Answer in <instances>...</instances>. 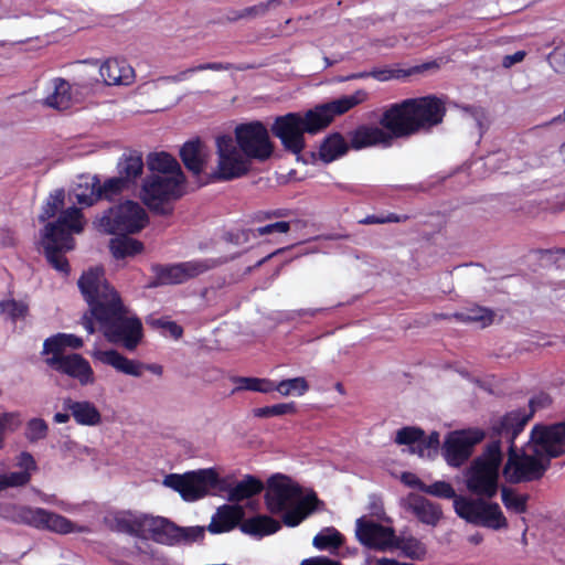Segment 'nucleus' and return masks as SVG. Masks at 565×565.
<instances>
[{
  "label": "nucleus",
  "instance_id": "obj_1",
  "mask_svg": "<svg viewBox=\"0 0 565 565\" xmlns=\"http://www.w3.org/2000/svg\"><path fill=\"white\" fill-rule=\"evenodd\" d=\"M78 288L88 303L82 318L84 329L93 334L97 329L113 344L135 351L143 338V327L139 317L128 315L120 295L104 277L100 267L89 268L78 279Z\"/></svg>",
  "mask_w": 565,
  "mask_h": 565
},
{
  "label": "nucleus",
  "instance_id": "obj_2",
  "mask_svg": "<svg viewBox=\"0 0 565 565\" xmlns=\"http://www.w3.org/2000/svg\"><path fill=\"white\" fill-rule=\"evenodd\" d=\"M367 99L369 93L365 89H358L351 95L316 105L303 114L287 113L275 118L270 131L280 140L287 152L299 156L306 148L305 134H319L329 127L337 116L347 114Z\"/></svg>",
  "mask_w": 565,
  "mask_h": 565
},
{
  "label": "nucleus",
  "instance_id": "obj_3",
  "mask_svg": "<svg viewBox=\"0 0 565 565\" xmlns=\"http://www.w3.org/2000/svg\"><path fill=\"white\" fill-rule=\"evenodd\" d=\"M447 108L436 95L406 98L391 104L380 117V126L390 128L405 139L419 132H429L444 121Z\"/></svg>",
  "mask_w": 565,
  "mask_h": 565
},
{
  "label": "nucleus",
  "instance_id": "obj_4",
  "mask_svg": "<svg viewBox=\"0 0 565 565\" xmlns=\"http://www.w3.org/2000/svg\"><path fill=\"white\" fill-rule=\"evenodd\" d=\"M264 502L269 513L281 514V522L288 527L298 526L324 505L315 490L310 489L303 495L302 487L282 473H275L268 478Z\"/></svg>",
  "mask_w": 565,
  "mask_h": 565
},
{
  "label": "nucleus",
  "instance_id": "obj_5",
  "mask_svg": "<svg viewBox=\"0 0 565 565\" xmlns=\"http://www.w3.org/2000/svg\"><path fill=\"white\" fill-rule=\"evenodd\" d=\"M85 216L79 207L70 206L60 212L57 218L47 222L40 231V245L47 263L67 276L71 266L65 253L75 248V234L85 228Z\"/></svg>",
  "mask_w": 565,
  "mask_h": 565
},
{
  "label": "nucleus",
  "instance_id": "obj_6",
  "mask_svg": "<svg viewBox=\"0 0 565 565\" xmlns=\"http://www.w3.org/2000/svg\"><path fill=\"white\" fill-rule=\"evenodd\" d=\"M503 460L500 441L493 440L486 445L483 451L476 457L467 472V489L478 497L492 499L499 489V470Z\"/></svg>",
  "mask_w": 565,
  "mask_h": 565
},
{
  "label": "nucleus",
  "instance_id": "obj_7",
  "mask_svg": "<svg viewBox=\"0 0 565 565\" xmlns=\"http://www.w3.org/2000/svg\"><path fill=\"white\" fill-rule=\"evenodd\" d=\"M184 182L183 172L175 175L151 173L142 182L140 198L152 213L169 216L173 213L172 202L183 195Z\"/></svg>",
  "mask_w": 565,
  "mask_h": 565
},
{
  "label": "nucleus",
  "instance_id": "obj_8",
  "mask_svg": "<svg viewBox=\"0 0 565 565\" xmlns=\"http://www.w3.org/2000/svg\"><path fill=\"white\" fill-rule=\"evenodd\" d=\"M0 516L14 524H23L57 534H68L75 529L70 519L43 508L3 503L0 504Z\"/></svg>",
  "mask_w": 565,
  "mask_h": 565
},
{
  "label": "nucleus",
  "instance_id": "obj_9",
  "mask_svg": "<svg viewBox=\"0 0 565 565\" xmlns=\"http://www.w3.org/2000/svg\"><path fill=\"white\" fill-rule=\"evenodd\" d=\"M148 224L145 209L137 202L127 200L103 212L94 221L95 228L104 234H136Z\"/></svg>",
  "mask_w": 565,
  "mask_h": 565
},
{
  "label": "nucleus",
  "instance_id": "obj_10",
  "mask_svg": "<svg viewBox=\"0 0 565 565\" xmlns=\"http://www.w3.org/2000/svg\"><path fill=\"white\" fill-rule=\"evenodd\" d=\"M454 509L457 515L468 523L493 530L508 527L507 518L495 502H487L480 497L472 499L463 495L456 497Z\"/></svg>",
  "mask_w": 565,
  "mask_h": 565
},
{
  "label": "nucleus",
  "instance_id": "obj_11",
  "mask_svg": "<svg viewBox=\"0 0 565 565\" xmlns=\"http://www.w3.org/2000/svg\"><path fill=\"white\" fill-rule=\"evenodd\" d=\"M544 457L519 452L516 446L508 448V459L503 467V477L509 483L536 481L543 478L550 468V461Z\"/></svg>",
  "mask_w": 565,
  "mask_h": 565
},
{
  "label": "nucleus",
  "instance_id": "obj_12",
  "mask_svg": "<svg viewBox=\"0 0 565 565\" xmlns=\"http://www.w3.org/2000/svg\"><path fill=\"white\" fill-rule=\"evenodd\" d=\"M237 147L247 159L266 161L274 152L267 127L259 120L239 124L234 130Z\"/></svg>",
  "mask_w": 565,
  "mask_h": 565
},
{
  "label": "nucleus",
  "instance_id": "obj_13",
  "mask_svg": "<svg viewBox=\"0 0 565 565\" xmlns=\"http://www.w3.org/2000/svg\"><path fill=\"white\" fill-rule=\"evenodd\" d=\"M43 362L51 371L76 381L81 386L95 383V373L89 361L79 353L43 356Z\"/></svg>",
  "mask_w": 565,
  "mask_h": 565
},
{
  "label": "nucleus",
  "instance_id": "obj_14",
  "mask_svg": "<svg viewBox=\"0 0 565 565\" xmlns=\"http://www.w3.org/2000/svg\"><path fill=\"white\" fill-rule=\"evenodd\" d=\"M531 441L534 444V452L551 459L565 455V422L553 424H537L532 428Z\"/></svg>",
  "mask_w": 565,
  "mask_h": 565
},
{
  "label": "nucleus",
  "instance_id": "obj_15",
  "mask_svg": "<svg viewBox=\"0 0 565 565\" xmlns=\"http://www.w3.org/2000/svg\"><path fill=\"white\" fill-rule=\"evenodd\" d=\"M214 259H194L173 265H154L152 271L159 284L178 285L195 278L217 266Z\"/></svg>",
  "mask_w": 565,
  "mask_h": 565
},
{
  "label": "nucleus",
  "instance_id": "obj_16",
  "mask_svg": "<svg viewBox=\"0 0 565 565\" xmlns=\"http://www.w3.org/2000/svg\"><path fill=\"white\" fill-rule=\"evenodd\" d=\"M531 419L525 409H514L491 420L489 436L493 440H505L510 446H516L515 439L524 430Z\"/></svg>",
  "mask_w": 565,
  "mask_h": 565
},
{
  "label": "nucleus",
  "instance_id": "obj_17",
  "mask_svg": "<svg viewBox=\"0 0 565 565\" xmlns=\"http://www.w3.org/2000/svg\"><path fill=\"white\" fill-rule=\"evenodd\" d=\"M63 412H57L53 416L55 424H65L71 417L81 426H97L102 423V414L93 402L75 401L72 397H65L62 402Z\"/></svg>",
  "mask_w": 565,
  "mask_h": 565
},
{
  "label": "nucleus",
  "instance_id": "obj_18",
  "mask_svg": "<svg viewBox=\"0 0 565 565\" xmlns=\"http://www.w3.org/2000/svg\"><path fill=\"white\" fill-rule=\"evenodd\" d=\"M395 535L393 527L363 519L356 521V537L361 544L369 548L379 551L391 550L393 548Z\"/></svg>",
  "mask_w": 565,
  "mask_h": 565
},
{
  "label": "nucleus",
  "instance_id": "obj_19",
  "mask_svg": "<svg viewBox=\"0 0 565 565\" xmlns=\"http://www.w3.org/2000/svg\"><path fill=\"white\" fill-rule=\"evenodd\" d=\"M221 479L218 473L210 469H200L185 473L183 500L193 502L204 498L210 490L220 487Z\"/></svg>",
  "mask_w": 565,
  "mask_h": 565
},
{
  "label": "nucleus",
  "instance_id": "obj_20",
  "mask_svg": "<svg viewBox=\"0 0 565 565\" xmlns=\"http://www.w3.org/2000/svg\"><path fill=\"white\" fill-rule=\"evenodd\" d=\"M395 139L399 138L390 128L361 125L351 132L350 146L355 150L374 146L388 148L393 146Z\"/></svg>",
  "mask_w": 565,
  "mask_h": 565
},
{
  "label": "nucleus",
  "instance_id": "obj_21",
  "mask_svg": "<svg viewBox=\"0 0 565 565\" xmlns=\"http://www.w3.org/2000/svg\"><path fill=\"white\" fill-rule=\"evenodd\" d=\"M94 358L103 364L113 366L116 371L126 375L139 377L142 375V370L147 369L154 374H162V366L157 364L145 365L143 363L130 360L127 356L119 353L117 350L110 349L105 351H96Z\"/></svg>",
  "mask_w": 565,
  "mask_h": 565
},
{
  "label": "nucleus",
  "instance_id": "obj_22",
  "mask_svg": "<svg viewBox=\"0 0 565 565\" xmlns=\"http://www.w3.org/2000/svg\"><path fill=\"white\" fill-rule=\"evenodd\" d=\"M249 169V160L243 158L239 152L233 156H223L218 158L216 171L210 174L207 180L202 182L201 185L214 181H230L244 177L248 173Z\"/></svg>",
  "mask_w": 565,
  "mask_h": 565
},
{
  "label": "nucleus",
  "instance_id": "obj_23",
  "mask_svg": "<svg viewBox=\"0 0 565 565\" xmlns=\"http://www.w3.org/2000/svg\"><path fill=\"white\" fill-rule=\"evenodd\" d=\"M147 526V537L162 545H177L179 525L163 516L149 515Z\"/></svg>",
  "mask_w": 565,
  "mask_h": 565
},
{
  "label": "nucleus",
  "instance_id": "obj_24",
  "mask_svg": "<svg viewBox=\"0 0 565 565\" xmlns=\"http://www.w3.org/2000/svg\"><path fill=\"white\" fill-rule=\"evenodd\" d=\"M243 518L244 510L241 505L224 504L212 516L207 530L213 534L230 532L241 523Z\"/></svg>",
  "mask_w": 565,
  "mask_h": 565
},
{
  "label": "nucleus",
  "instance_id": "obj_25",
  "mask_svg": "<svg viewBox=\"0 0 565 565\" xmlns=\"http://www.w3.org/2000/svg\"><path fill=\"white\" fill-rule=\"evenodd\" d=\"M350 147L340 132H332L323 138L318 152H310V157L312 161L319 159L323 163H331L347 154Z\"/></svg>",
  "mask_w": 565,
  "mask_h": 565
},
{
  "label": "nucleus",
  "instance_id": "obj_26",
  "mask_svg": "<svg viewBox=\"0 0 565 565\" xmlns=\"http://www.w3.org/2000/svg\"><path fill=\"white\" fill-rule=\"evenodd\" d=\"M99 74L104 83L108 86L129 85L135 78L134 68L125 61L117 58L105 61L99 68Z\"/></svg>",
  "mask_w": 565,
  "mask_h": 565
},
{
  "label": "nucleus",
  "instance_id": "obj_27",
  "mask_svg": "<svg viewBox=\"0 0 565 565\" xmlns=\"http://www.w3.org/2000/svg\"><path fill=\"white\" fill-rule=\"evenodd\" d=\"M143 159L141 153L136 151L122 153L119 158L116 169L119 178L132 189L137 186L138 180L143 173Z\"/></svg>",
  "mask_w": 565,
  "mask_h": 565
},
{
  "label": "nucleus",
  "instance_id": "obj_28",
  "mask_svg": "<svg viewBox=\"0 0 565 565\" xmlns=\"http://www.w3.org/2000/svg\"><path fill=\"white\" fill-rule=\"evenodd\" d=\"M84 345L82 338L71 333H56L43 342L41 355H66V349L78 350Z\"/></svg>",
  "mask_w": 565,
  "mask_h": 565
},
{
  "label": "nucleus",
  "instance_id": "obj_29",
  "mask_svg": "<svg viewBox=\"0 0 565 565\" xmlns=\"http://www.w3.org/2000/svg\"><path fill=\"white\" fill-rule=\"evenodd\" d=\"M280 529L281 523L266 514L252 516L241 524L242 532L259 537L271 535Z\"/></svg>",
  "mask_w": 565,
  "mask_h": 565
},
{
  "label": "nucleus",
  "instance_id": "obj_30",
  "mask_svg": "<svg viewBox=\"0 0 565 565\" xmlns=\"http://www.w3.org/2000/svg\"><path fill=\"white\" fill-rule=\"evenodd\" d=\"M471 450L458 433L450 435L444 444L443 454L448 465L460 467L471 456Z\"/></svg>",
  "mask_w": 565,
  "mask_h": 565
},
{
  "label": "nucleus",
  "instance_id": "obj_31",
  "mask_svg": "<svg viewBox=\"0 0 565 565\" xmlns=\"http://www.w3.org/2000/svg\"><path fill=\"white\" fill-rule=\"evenodd\" d=\"M143 249V243L128 236V234H117L116 237L109 241V250L116 259L134 257L141 254Z\"/></svg>",
  "mask_w": 565,
  "mask_h": 565
},
{
  "label": "nucleus",
  "instance_id": "obj_32",
  "mask_svg": "<svg viewBox=\"0 0 565 565\" xmlns=\"http://www.w3.org/2000/svg\"><path fill=\"white\" fill-rule=\"evenodd\" d=\"M264 490V483L253 475H245L235 486L228 489V500L241 502L259 494Z\"/></svg>",
  "mask_w": 565,
  "mask_h": 565
},
{
  "label": "nucleus",
  "instance_id": "obj_33",
  "mask_svg": "<svg viewBox=\"0 0 565 565\" xmlns=\"http://www.w3.org/2000/svg\"><path fill=\"white\" fill-rule=\"evenodd\" d=\"M409 508L420 522L428 525H436L443 515L438 504L420 495L412 499Z\"/></svg>",
  "mask_w": 565,
  "mask_h": 565
},
{
  "label": "nucleus",
  "instance_id": "obj_34",
  "mask_svg": "<svg viewBox=\"0 0 565 565\" xmlns=\"http://www.w3.org/2000/svg\"><path fill=\"white\" fill-rule=\"evenodd\" d=\"M201 150L202 143L199 139L186 141L180 150V157L184 167L195 177H200L204 167Z\"/></svg>",
  "mask_w": 565,
  "mask_h": 565
},
{
  "label": "nucleus",
  "instance_id": "obj_35",
  "mask_svg": "<svg viewBox=\"0 0 565 565\" xmlns=\"http://www.w3.org/2000/svg\"><path fill=\"white\" fill-rule=\"evenodd\" d=\"M147 166L152 173L161 175H175L183 172L177 159L167 152L150 153Z\"/></svg>",
  "mask_w": 565,
  "mask_h": 565
},
{
  "label": "nucleus",
  "instance_id": "obj_36",
  "mask_svg": "<svg viewBox=\"0 0 565 565\" xmlns=\"http://www.w3.org/2000/svg\"><path fill=\"white\" fill-rule=\"evenodd\" d=\"M54 90L45 98V105L57 110H65L72 106L71 84L64 78L53 81Z\"/></svg>",
  "mask_w": 565,
  "mask_h": 565
},
{
  "label": "nucleus",
  "instance_id": "obj_37",
  "mask_svg": "<svg viewBox=\"0 0 565 565\" xmlns=\"http://www.w3.org/2000/svg\"><path fill=\"white\" fill-rule=\"evenodd\" d=\"M149 515L136 516L132 514L118 515L115 518V525L119 532L137 537L147 539V526Z\"/></svg>",
  "mask_w": 565,
  "mask_h": 565
},
{
  "label": "nucleus",
  "instance_id": "obj_38",
  "mask_svg": "<svg viewBox=\"0 0 565 565\" xmlns=\"http://www.w3.org/2000/svg\"><path fill=\"white\" fill-rule=\"evenodd\" d=\"M99 178L97 175L87 178L84 183H79L75 191V198L78 204L93 206L100 201Z\"/></svg>",
  "mask_w": 565,
  "mask_h": 565
},
{
  "label": "nucleus",
  "instance_id": "obj_39",
  "mask_svg": "<svg viewBox=\"0 0 565 565\" xmlns=\"http://www.w3.org/2000/svg\"><path fill=\"white\" fill-rule=\"evenodd\" d=\"M345 537L335 527H323L312 540V544L320 551H333L344 544Z\"/></svg>",
  "mask_w": 565,
  "mask_h": 565
},
{
  "label": "nucleus",
  "instance_id": "obj_40",
  "mask_svg": "<svg viewBox=\"0 0 565 565\" xmlns=\"http://www.w3.org/2000/svg\"><path fill=\"white\" fill-rule=\"evenodd\" d=\"M393 548L401 550L404 556L416 561L423 559L427 553L425 544L414 536L395 535Z\"/></svg>",
  "mask_w": 565,
  "mask_h": 565
},
{
  "label": "nucleus",
  "instance_id": "obj_41",
  "mask_svg": "<svg viewBox=\"0 0 565 565\" xmlns=\"http://www.w3.org/2000/svg\"><path fill=\"white\" fill-rule=\"evenodd\" d=\"M529 494H520L514 489L502 487L501 500L505 509L515 514H523L527 511Z\"/></svg>",
  "mask_w": 565,
  "mask_h": 565
},
{
  "label": "nucleus",
  "instance_id": "obj_42",
  "mask_svg": "<svg viewBox=\"0 0 565 565\" xmlns=\"http://www.w3.org/2000/svg\"><path fill=\"white\" fill-rule=\"evenodd\" d=\"M455 317L461 322L479 323L481 328H484L493 322L494 313L490 309L476 306L468 308L462 312H457Z\"/></svg>",
  "mask_w": 565,
  "mask_h": 565
},
{
  "label": "nucleus",
  "instance_id": "obj_43",
  "mask_svg": "<svg viewBox=\"0 0 565 565\" xmlns=\"http://www.w3.org/2000/svg\"><path fill=\"white\" fill-rule=\"evenodd\" d=\"M132 190L122 178L113 177L107 179L104 183L99 182L100 201L106 200L109 202L116 201L125 192Z\"/></svg>",
  "mask_w": 565,
  "mask_h": 565
},
{
  "label": "nucleus",
  "instance_id": "obj_44",
  "mask_svg": "<svg viewBox=\"0 0 565 565\" xmlns=\"http://www.w3.org/2000/svg\"><path fill=\"white\" fill-rule=\"evenodd\" d=\"M273 391H277L282 396H301L309 390V384L305 377H294L282 380L278 383L271 381Z\"/></svg>",
  "mask_w": 565,
  "mask_h": 565
},
{
  "label": "nucleus",
  "instance_id": "obj_45",
  "mask_svg": "<svg viewBox=\"0 0 565 565\" xmlns=\"http://www.w3.org/2000/svg\"><path fill=\"white\" fill-rule=\"evenodd\" d=\"M232 381L236 385L235 388L233 390V393H235L237 391H252V392H260V393L273 392V386H271L270 380L235 376L232 379Z\"/></svg>",
  "mask_w": 565,
  "mask_h": 565
},
{
  "label": "nucleus",
  "instance_id": "obj_46",
  "mask_svg": "<svg viewBox=\"0 0 565 565\" xmlns=\"http://www.w3.org/2000/svg\"><path fill=\"white\" fill-rule=\"evenodd\" d=\"M426 65L415 66L408 70L403 68H393L388 66L384 67H374L372 68V78L379 82H387L391 79H402L408 77L415 73L420 72L422 68H426Z\"/></svg>",
  "mask_w": 565,
  "mask_h": 565
},
{
  "label": "nucleus",
  "instance_id": "obj_47",
  "mask_svg": "<svg viewBox=\"0 0 565 565\" xmlns=\"http://www.w3.org/2000/svg\"><path fill=\"white\" fill-rule=\"evenodd\" d=\"M65 202V192L63 189L55 190L51 193L42 205L41 212L39 214L40 222H47L50 218L54 217L60 210L64 206Z\"/></svg>",
  "mask_w": 565,
  "mask_h": 565
},
{
  "label": "nucleus",
  "instance_id": "obj_48",
  "mask_svg": "<svg viewBox=\"0 0 565 565\" xmlns=\"http://www.w3.org/2000/svg\"><path fill=\"white\" fill-rule=\"evenodd\" d=\"M0 315L14 323L20 319H24L29 315V305L15 299L1 300Z\"/></svg>",
  "mask_w": 565,
  "mask_h": 565
},
{
  "label": "nucleus",
  "instance_id": "obj_49",
  "mask_svg": "<svg viewBox=\"0 0 565 565\" xmlns=\"http://www.w3.org/2000/svg\"><path fill=\"white\" fill-rule=\"evenodd\" d=\"M47 423L40 417H33L26 422L24 437L30 444H36L49 435Z\"/></svg>",
  "mask_w": 565,
  "mask_h": 565
},
{
  "label": "nucleus",
  "instance_id": "obj_50",
  "mask_svg": "<svg viewBox=\"0 0 565 565\" xmlns=\"http://www.w3.org/2000/svg\"><path fill=\"white\" fill-rule=\"evenodd\" d=\"M297 406L295 402L280 403L270 406H264L253 409V414L258 418H268L274 416H282L287 414H296Z\"/></svg>",
  "mask_w": 565,
  "mask_h": 565
},
{
  "label": "nucleus",
  "instance_id": "obj_51",
  "mask_svg": "<svg viewBox=\"0 0 565 565\" xmlns=\"http://www.w3.org/2000/svg\"><path fill=\"white\" fill-rule=\"evenodd\" d=\"M15 465H17V467H19L21 469V471L9 472L8 475L24 476L25 480L23 481V486H26L31 480L32 473L38 470V463L34 459V457L29 451H22L17 457Z\"/></svg>",
  "mask_w": 565,
  "mask_h": 565
},
{
  "label": "nucleus",
  "instance_id": "obj_52",
  "mask_svg": "<svg viewBox=\"0 0 565 565\" xmlns=\"http://www.w3.org/2000/svg\"><path fill=\"white\" fill-rule=\"evenodd\" d=\"M439 447V434L437 431L430 433L428 436L424 433V437L418 440L417 446L413 447V454L419 457H431V454H437Z\"/></svg>",
  "mask_w": 565,
  "mask_h": 565
},
{
  "label": "nucleus",
  "instance_id": "obj_53",
  "mask_svg": "<svg viewBox=\"0 0 565 565\" xmlns=\"http://www.w3.org/2000/svg\"><path fill=\"white\" fill-rule=\"evenodd\" d=\"M422 437H424V430L422 428L406 426L396 431L395 443L397 445L409 446L411 451L413 452V447L417 446V443Z\"/></svg>",
  "mask_w": 565,
  "mask_h": 565
},
{
  "label": "nucleus",
  "instance_id": "obj_54",
  "mask_svg": "<svg viewBox=\"0 0 565 565\" xmlns=\"http://www.w3.org/2000/svg\"><path fill=\"white\" fill-rule=\"evenodd\" d=\"M409 218L406 214H396L392 212L371 214L360 220L359 223L363 225L372 224H386V223H403Z\"/></svg>",
  "mask_w": 565,
  "mask_h": 565
},
{
  "label": "nucleus",
  "instance_id": "obj_55",
  "mask_svg": "<svg viewBox=\"0 0 565 565\" xmlns=\"http://www.w3.org/2000/svg\"><path fill=\"white\" fill-rule=\"evenodd\" d=\"M422 491L435 497L454 499L458 497L452 486L446 481H436L431 484H424Z\"/></svg>",
  "mask_w": 565,
  "mask_h": 565
},
{
  "label": "nucleus",
  "instance_id": "obj_56",
  "mask_svg": "<svg viewBox=\"0 0 565 565\" xmlns=\"http://www.w3.org/2000/svg\"><path fill=\"white\" fill-rule=\"evenodd\" d=\"M152 328L167 331L173 339H180L183 335V328L174 321L167 318H151L147 321Z\"/></svg>",
  "mask_w": 565,
  "mask_h": 565
},
{
  "label": "nucleus",
  "instance_id": "obj_57",
  "mask_svg": "<svg viewBox=\"0 0 565 565\" xmlns=\"http://www.w3.org/2000/svg\"><path fill=\"white\" fill-rule=\"evenodd\" d=\"M233 68V65L231 63H223V62H212V63H203L199 64L196 66L190 67L181 73H179L178 78L180 81L188 78L190 74H193L195 72L201 71H230Z\"/></svg>",
  "mask_w": 565,
  "mask_h": 565
},
{
  "label": "nucleus",
  "instance_id": "obj_58",
  "mask_svg": "<svg viewBox=\"0 0 565 565\" xmlns=\"http://www.w3.org/2000/svg\"><path fill=\"white\" fill-rule=\"evenodd\" d=\"M178 544L192 543L204 539L205 529L203 526H179Z\"/></svg>",
  "mask_w": 565,
  "mask_h": 565
},
{
  "label": "nucleus",
  "instance_id": "obj_59",
  "mask_svg": "<svg viewBox=\"0 0 565 565\" xmlns=\"http://www.w3.org/2000/svg\"><path fill=\"white\" fill-rule=\"evenodd\" d=\"M290 230L289 222L286 221H278L275 223H270L264 226H259L252 231L253 236H263V235H269L274 233H287Z\"/></svg>",
  "mask_w": 565,
  "mask_h": 565
},
{
  "label": "nucleus",
  "instance_id": "obj_60",
  "mask_svg": "<svg viewBox=\"0 0 565 565\" xmlns=\"http://www.w3.org/2000/svg\"><path fill=\"white\" fill-rule=\"evenodd\" d=\"M0 424L6 431L13 433L22 425L21 414L19 412L0 413Z\"/></svg>",
  "mask_w": 565,
  "mask_h": 565
},
{
  "label": "nucleus",
  "instance_id": "obj_61",
  "mask_svg": "<svg viewBox=\"0 0 565 565\" xmlns=\"http://www.w3.org/2000/svg\"><path fill=\"white\" fill-rule=\"evenodd\" d=\"M216 149L218 158L238 153L237 148L234 146L233 138L230 135H222L216 138Z\"/></svg>",
  "mask_w": 565,
  "mask_h": 565
},
{
  "label": "nucleus",
  "instance_id": "obj_62",
  "mask_svg": "<svg viewBox=\"0 0 565 565\" xmlns=\"http://www.w3.org/2000/svg\"><path fill=\"white\" fill-rule=\"evenodd\" d=\"M458 434L471 451L473 446L481 443L487 436V433L480 428H470Z\"/></svg>",
  "mask_w": 565,
  "mask_h": 565
},
{
  "label": "nucleus",
  "instance_id": "obj_63",
  "mask_svg": "<svg viewBox=\"0 0 565 565\" xmlns=\"http://www.w3.org/2000/svg\"><path fill=\"white\" fill-rule=\"evenodd\" d=\"M548 63L557 73H565V46L555 47L548 55Z\"/></svg>",
  "mask_w": 565,
  "mask_h": 565
},
{
  "label": "nucleus",
  "instance_id": "obj_64",
  "mask_svg": "<svg viewBox=\"0 0 565 565\" xmlns=\"http://www.w3.org/2000/svg\"><path fill=\"white\" fill-rule=\"evenodd\" d=\"M551 404H552V398L550 397V395L545 394V393H541L540 395H536L529 401L530 409H529V412H526V414H531V418H532L534 413L537 409L546 408Z\"/></svg>",
  "mask_w": 565,
  "mask_h": 565
}]
</instances>
